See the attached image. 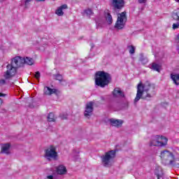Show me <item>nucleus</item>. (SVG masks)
<instances>
[{
	"label": "nucleus",
	"mask_w": 179,
	"mask_h": 179,
	"mask_svg": "<svg viewBox=\"0 0 179 179\" xmlns=\"http://www.w3.org/2000/svg\"><path fill=\"white\" fill-rule=\"evenodd\" d=\"M156 86L155 84L150 83L149 81L143 84L141 81L137 85V93L134 99V103H138L140 99L142 100H150L155 94H156Z\"/></svg>",
	"instance_id": "1"
},
{
	"label": "nucleus",
	"mask_w": 179,
	"mask_h": 179,
	"mask_svg": "<svg viewBox=\"0 0 179 179\" xmlns=\"http://www.w3.org/2000/svg\"><path fill=\"white\" fill-rule=\"evenodd\" d=\"M94 80L96 86L106 87L111 82V74L104 71H99L95 73Z\"/></svg>",
	"instance_id": "2"
},
{
	"label": "nucleus",
	"mask_w": 179,
	"mask_h": 179,
	"mask_svg": "<svg viewBox=\"0 0 179 179\" xmlns=\"http://www.w3.org/2000/svg\"><path fill=\"white\" fill-rule=\"evenodd\" d=\"M44 157L49 162L51 160H57L58 159V152H57V148L52 145H50L44 150Z\"/></svg>",
	"instance_id": "3"
},
{
	"label": "nucleus",
	"mask_w": 179,
	"mask_h": 179,
	"mask_svg": "<svg viewBox=\"0 0 179 179\" xmlns=\"http://www.w3.org/2000/svg\"><path fill=\"white\" fill-rule=\"evenodd\" d=\"M115 150H110L106 152L105 155L101 157V162L105 167L111 166V162L115 158Z\"/></svg>",
	"instance_id": "4"
},
{
	"label": "nucleus",
	"mask_w": 179,
	"mask_h": 179,
	"mask_svg": "<svg viewBox=\"0 0 179 179\" xmlns=\"http://www.w3.org/2000/svg\"><path fill=\"white\" fill-rule=\"evenodd\" d=\"M127 11H123L117 14V19L115 24V28L117 30H122L125 27V23H127Z\"/></svg>",
	"instance_id": "5"
},
{
	"label": "nucleus",
	"mask_w": 179,
	"mask_h": 179,
	"mask_svg": "<svg viewBox=\"0 0 179 179\" xmlns=\"http://www.w3.org/2000/svg\"><path fill=\"white\" fill-rule=\"evenodd\" d=\"M159 157L164 164H170V161L175 159L174 154L169 150H164L161 151Z\"/></svg>",
	"instance_id": "6"
},
{
	"label": "nucleus",
	"mask_w": 179,
	"mask_h": 179,
	"mask_svg": "<svg viewBox=\"0 0 179 179\" xmlns=\"http://www.w3.org/2000/svg\"><path fill=\"white\" fill-rule=\"evenodd\" d=\"M6 68L7 70L3 74L5 79H10V78H13V76L16 75L17 68L12 63V62L7 65Z\"/></svg>",
	"instance_id": "7"
},
{
	"label": "nucleus",
	"mask_w": 179,
	"mask_h": 179,
	"mask_svg": "<svg viewBox=\"0 0 179 179\" xmlns=\"http://www.w3.org/2000/svg\"><path fill=\"white\" fill-rule=\"evenodd\" d=\"M11 63L13 64L17 69L20 68V66H23L24 64V57L17 56L12 59Z\"/></svg>",
	"instance_id": "8"
},
{
	"label": "nucleus",
	"mask_w": 179,
	"mask_h": 179,
	"mask_svg": "<svg viewBox=\"0 0 179 179\" xmlns=\"http://www.w3.org/2000/svg\"><path fill=\"white\" fill-rule=\"evenodd\" d=\"M61 93L59 90L55 89V88H50V87H44L43 88V94L45 96H51L52 94H56L58 95Z\"/></svg>",
	"instance_id": "9"
},
{
	"label": "nucleus",
	"mask_w": 179,
	"mask_h": 179,
	"mask_svg": "<svg viewBox=\"0 0 179 179\" xmlns=\"http://www.w3.org/2000/svg\"><path fill=\"white\" fill-rule=\"evenodd\" d=\"M112 6L114 9L121 10L125 6V1L124 0H111Z\"/></svg>",
	"instance_id": "10"
},
{
	"label": "nucleus",
	"mask_w": 179,
	"mask_h": 179,
	"mask_svg": "<svg viewBox=\"0 0 179 179\" xmlns=\"http://www.w3.org/2000/svg\"><path fill=\"white\" fill-rule=\"evenodd\" d=\"M93 102L90 101L86 104L85 111V117H90L92 113H93Z\"/></svg>",
	"instance_id": "11"
},
{
	"label": "nucleus",
	"mask_w": 179,
	"mask_h": 179,
	"mask_svg": "<svg viewBox=\"0 0 179 179\" xmlns=\"http://www.w3.org/2000/svg\"><path fill=\"white\" fill-rule=\"evenodd\" d=\"M157 139L159 143V145H158L159 147L163 148L164 146H167V143L169 142V138L167 137L158 135Z\"/></svg>",
	"instance_id": "12"
},
{
	"label": "nucleus",
	"mask_w": 179,
	"mask_h": 179,
	"mask_svg": "<svg viewBox=\"0 0 179 179\" xmlns=\"http://www.w3.org/2000/svg\"><path fill=\"white\" fill-rule=\"evenodd\" d=\"M112 94L113 97H122V99L125 97V94H124V92H122L120 87L115 88L112 92Z\"/></svg>",
	"instance_id": "13"
},
{
	"label": "nucleus",
	"mask_w": 179,
	"mask_h": 179,
	"mask_svg": "<svg viewBox=\"0 0 179 179\" xmlns=\"http://www.w3.org/2000/svg\"><path fill=\"white\" fill-rule=\"evenodd\" d=\"M109 122H110V125L112 127H115L116 128H120L122 127V124H124V121L122 120H115V119H110Z\"/></svg>",
	"instance_id": "14"
},
{
	"label": "nucleus",
	"mask_w": 179,
	"mask_h": 179,
	"mask_svg": "<svg viewBox=\"0 0 179 179\" xmlns=\"http://www.w3.org/2000/svg\"><path fill=\"white\" fill-rule=\"evenodd\" d=\"M63 9H68V5L63 4L59 7L55 11L56 15H57V16H64V11H62Z\"/></svg>",
	"instance_id": "15"
},
{
	"label": "nucleus",
	"mask_w": 179,
	"mask_h": 179,
	"mask_svg": "<svg viewBox=\"0 0 179 179\" xmlns=\"http://www.w3.org/2000/svg\"><path fill=\"white\" fill-rule=\"evenodd\" d=\"M104 17L108 24H113V15L108 11L104 12Z\"/></svg>",
	"instance_id": "16"
},
{
	"label": "nucleus",
	"mask_w": 179,
	"mask_h": 179,
	"mask_svg": "<svg viewBox=\"0 0 179 179\" xmlns=\"http://www.w3.org/2000/svg\"><path fill=\"white\" fill-rule=\"evenodd\" d=\"M9 149H10V144L6 143L3 144L1 146V153H5L6 155H9Z\"/></svg>",
	"instance_id": "17"
},
{
	"label": "nucleus",
	"mask_w": 179,
	"mask_h": 179,
	"mask_svg": "<svg viewBox=\"0 0 179 179\" xmlns=\"http://www.w3.org/2000/svg\"><path fill=\"white\" fill-rule=\"evenodd\" d=\"M171 79L173 80L174 85L179 86V73H171Z\"/></svg>",
	"instance_id": "18"
},
{
	"label": "nucleus",
	"mask_w": 179,
	"mask_h": 179,
	"mask_svg": "<svg viewBox=\"0 0 179 179\" xmlns=\"http://www.w3.org/2000/svg\"><path fill=\"white\" fill-rule=\"evenodd\" d=\"M57 174H60V176L66 174V167H65L64 165L59 166L57 168Z\"/></svg>",
	"instance_id": "19"
},
{
	"label": "nucleus",
	"mask_w": 179,
	"mask_h": 179,
	"mask_svg": "<svg viewBox=\"0 0 179 179\" xmlns=\"http://www.w3.org/2000/svg\"><path fill=\"white\" fill-rule=\"evenodd\" d=\"M158 137H159V135L154 136V138L150 142V146H158L159 145H160V143L159 142V139H157Z\"/></svg>",
	"instance_id": "20"
},
{
	"label": "nucleus",
	"mask_w": 179,
	"mask_h": 179,
	"mask_svg": "<svg viewBox=\"0 0 179 179\" xmlns=\"http://www.w3.org/2000/svg\"><path fill=\"white\" fill-rule=\"evenodd\" d=\"M171 17L173 20L179 22V8L174 10L172 13Z\"/></svg>",
	"instance_id": "21"
},
{
	"label": "nucleus",
	"mask_w": 179,
	"mask_h": 179,
	"mask_svg": "<svg viewBox=\"0 0 179 179\" xmlns=\"http://www.w3.org/2000/svg\"><path fill=\"white\" fill-rule=\"evenodd\" d=\"M57 120V117H55V115L53 113H50L48 115V121L49 122H55V120Z\"/></svg>",
	"instance_id": "22"
},
{
	"label": "nucleus",
	"mask_w": 179,
	"mask_h": 179,
	"mask_svg": "<svg viewBox=\"0 0 179 179\" xmlns=\"http://www.w3.org/2000/svg\"><path fill=\"white\" fill-rule=\"evenodd\" d=\"M24 64L27 65H33L34 61L33 60V58L27 57L24 58Z\"/></svg>",
	"instance_id": "23"
},
{
	"label": "nucleus",
	"mask_w": 179,
	"mask_h": 179,
	"mask_svg": "<svg viewBox=\"0 0 179 179\" xmlns=\"http://www.w3.org/2000/svg\"><path fill=\"white\" fill-rule=\"evenodd\" d=\"M152 69L153 71H156L157 72H160V65L156 64V63H152Z\"/></svg>",
	"instance_id": "24"
},
{
	"label": "nucleus",
	"mask_w": 179,
	"mask_h": 179,
	"mask_svg": "<svg viewBox=\"0 0 179 179\" xmlns=\"http://www.w3.org/2000/svg\"><path fill=\"white\" fill-rule=\"evenodd\" d=\"M169 166H173L174 167H177L178 169H179V164L176 163L175 159H171L169 161Z\"/></svg>",
	"instance_id": "25"
},
{
	"label": "nucleus",
	"mask_w": 179,
	"mask_h": 179,
	"mask_svg": "<svg viewBox=\"0 0 179 179\" xmlns=\"http://www.w3.org/2000/svg\"><path fill=\"white\" fill-rule=\"evenodd\" d=\"M128 48H129V54H135V47L134 45H129Z\"/></svg>",
	"instance_id": "26"
},
{
	"label": "nucleus",
	"mask_w": 179,
	"mask_h": 179,
	"mask_svg": "<svg viewBox=\"0 0 179 179\" xmlns=\"http://www.w3.org/2000/svg\"><path fill=\"white\" fill-rule=\"evenodd\" d=\"M85 13H86L87 16H90L93 15V10L90 8H87V10H85Z\"/></svg>",
	"instance_id": "27"
},
{
	"label": "nucleus",
	"mask_w": 179,
	"mask_h": 179,
	"mask_svg": "<svg viewBox=\"0 0 179 179\" xmlns=\"http://www.w3.org/2000/svg\"><path fill=\"white\" fill-rule=\"evenodd\" d=\"M172 29L173 30H176V29H179V22L178 21V22L173 24Z\"/></svg>",
	"instance_id": "28"
},
{
	"label": "nucleus",
	"mask_w": 179,
	"mask_h": 179,
	"mask_svg": "<svg viewBox=\"0 0 179 179\" xmlns=\"http://www.w3.org/2000/svg\"><path fill=\"white\" fill-rule=\"evenodd\" d=\"M55 78L56 80H59V82H62V76L61 74H57Z\"/></svg>",
	"instance_id": "29"
},
{
	"label": "nucleus",
	"mask_w": 179,
	"mask_h": 179,
	"mask_svg": "<svg viewBox=\"0 0 179 179\" xmlns=\"http://www.w3.org/2000/svg\"><path fill=\"white\" fill-rule=\"evenodd\" d=\"M41 76V74L40 73V71H36L35 73L34 78H36V79H37V80L40 79Z\"/></svg>",
	"instance_id": "30"
},
{
	"label": "nucleus",
	"mask_w": 179,
	"mask_h": 179,
	"mask_svg": "<svg viewBox=\"0 0 179 179\" xmlns=\"http://www.w3.org/2000/svg\"><path fill=\"white\" fill-rule=\"evenodd\" d=\"M33 0H25L24 1V5H25V8H27V6H29V5H30V2H31Z\"/></svg>",
	"instance_id": "31"
},
{
	"label": "nucleus",
	"mask_w": 179,
	"mask_h": 179,
	"mask_svg": "<svg viewBox=\"0 0 179 179\" xmlns=\"http://www.w3.org/2000/svg\"><path fill=\"white\" fill-rule=\"evenodd\" d=\"M3 85H6V80L5 79H0V86H3Z\"/></svg>",
	"instance_id": "32"
},
{
	"label": "nucleus",
	"mask_w": 179,
	"mask_h": 179,
	"mask_svg": "<svg viewBox=\"0 0 179 179\" xmlns=\"http://www.w3.org/2000/svg\"><path fill=\"white\" fill-rule=\"evenodd\" d=\"M148 0H138V3H146Z\"/></svg>",
	"instance_id": "33"
},
{
	"label": "nucleus",
	"mask_w": 179,
	"mask_h": 179,
	"mask_svg": "<svg viewBox=\"0 0 179 179\" xmlns=\"http://www.w3.org/2000/svg\"><path fill=\"white\" fill-rule=\"evenodd\" d=\"M60 117H61L62 120H66L68 118L66 115H62Z\"/></svg>",
	"instance_id": "34"
},
{
	"label": "nucleus",
	"mask_w": 179,
	"mask_h": 179,
	"mask_svg": "<svg viewBox=\"0 0 179 179\" xmlns=\"http://www.w3.org/2000/svg\"><path fill=\"white\" fill-rule=\"evenodd\" d=\"M157 179H167V178H163V176H160V175L159 174H157Z\"/></svg>",
	"instance_id": "35"
},
{
	"label": "nucleus",
	"mask_w": 179,
	"mask_h": 179,
	"mask_svg": "<svg viewBox=\"0 0 179 179\" xmlns=\"http://www.w3.org/2000/svg\"><path fill=\"white\" fill-rule=\"evenodd\" d=\"M48 179H53L54 178V176H52V175H50V176H48L47 177Z\"/></svg>",
	"instance_id": "36"
},
{
	"label": "nucleus",
	"mask_w": 179,
	"mask_h": 179,
	"mask_svg": "<svg viewBox=\"0 0 179 179\" xmlns=\"http://www.w3.org/2000/svg\"><path fill=\"white\" fill-rule=\"evenodd\" d=\"M178 41V43H179V34H178V36H177V39H176Z\"/></svg>",
	"instance_id": "37"
},
{
	"label": "nucleus",
	"mask_w": 179,
	"mask_h": 179,
	"mask_svg": "<svg viewBox=\"0 0 179 179\" xmlns=\"http://www.w3.org/2000/svg\"><path fill=\"white\" fill-rule=\"evenodd\" d=\"M38 1H39L40 2H44V1L45 0H38Z\"/></svg>",
	"instance_id": "38"
},
{
	"label": "nucleus",
	"mask_w": 179,
	"mask_h": 179,
	"mask_svg": "<svg viewBox=\"0 0 179 179\" xmlns=\"http://www.w3.org/2000/svg\"><path fill=\"white\" fill-rule=\"evenodd\" d=\"M176 2H178V3H179V0H175Z\"/></svg>",
	"instance_id": "39"
},
{
	"label": "nucleus",
	"mask_w": 179,
	"mask_h": 179,
	"mask_svg": "<svg viewBox=\"0 0 179 179\" xmlns=\"http://www.w3.org/2000/svg\"><path fill=\"white\" fill-rule=\"evenodd\" d=\"M158 169H162V167H158Z\"/></svg>",
	"instance_id": "40"
}]
</instances>
